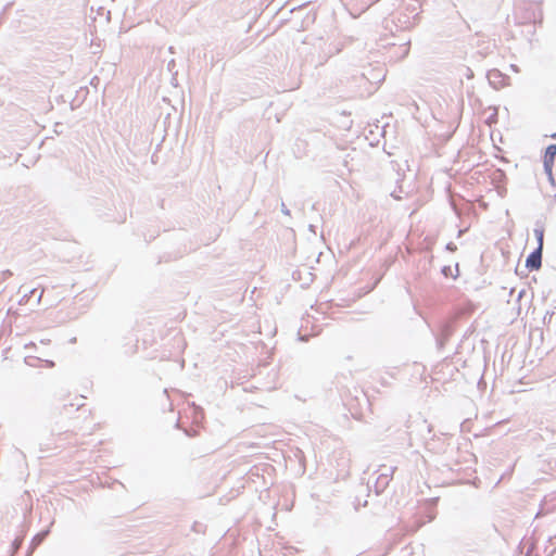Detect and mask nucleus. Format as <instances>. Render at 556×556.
<instances>
[{"label":"nucleus","mask_w":556,"mask_h":556,"mask_svg":"<svg viewBox=\"0 0 556 556\" xmlns=\"http://www.w3.org/2000/svg\"><path fill=\"white\" fill-rule=\"evenodd\" d=\"M35 291H36V289H31V290H29V292H28V293H26V294H27V295H29V298H30V296L35 293Z\"/></svg>","instance_id":"1a4fd4ad"},{"label":"nucleus","mask_w":556,"mask_h":556,"mask_svg":"<svg viewBox=\"0 0 556 556\" xmlns=\"http://www.w3.org/2000/svg\"><path fill=\"white\" fill-rule=\"evenodd\" d=\"M21 545H22V541L21 540H18V539L14 540V542H13L14 548H18Z\"/></svg>","instance_id":"0eeeda50"},{"label":"nucleus","mask_w":556,"mask_h":556,"mask_svg":"<svg viewBox=\"0 0 556 556\" xmlns=\"http://www.w3.org/2000/svg\"><path fill=\"white\" fill-rule=\"evenodd\" d=\"M50 529H46L37 533L30 543V546L27 552V556H30L33 552L46 540V538L49 535Z\"/></svg>","instance_id":"20e7f679"},{"label":"nucleus","mask_w":556,"mask_h":556,"mask_svg":"<svg viewBox=\"0 0 556 556\" xmlns=\"http://www.w3.org/2000/svg\"><path fill=\"white\" fill-rule=\"evenodd\" d=\"M555 156H556V144H551L546 148L545 155H544V167H545V170L548 174L549 178H551V174H554L551 168V163H553Z\"/></svg>","instance_id":"f03ea898"},{"label":"nucleus","mask_w":556,"mask_h":556,"mask_svg":"<svg viewBox=\"0 0 556 556\" xmlns=\"http://www.w3.org/2000/svg\"><path fill=\"white\" fill-rule=\"evenodd\" d=\"M534 235L538 239V248L533 251L526 261V266L530 269H539L542 265V249L544 231L542 229H535Z\"/></svg>","instance_id":"f257e3e1"},{"label":"nucleus","mask_w":556,"mask_h":556,"mask_svg":"<svg viewBox=\"0 0 556 556\" xmlns=\"http://www.w3.org/2000/svg\"><path fill=\"white\" fill-rule=\"evenodd\" d=\"M475 308H476L475 304L470 301H467L464 304V308H463L462 313L470 315L473 313Z\"/></svg>","instance_id":"39448f33"},{"label":"nucleus","mask_w":556,"mask_h":556,"mask_svg":"<svg viewBox=\"0 0 556 556\" xmlns=\"http://www.w3.org/2000/svg\"><path fill=\"white\" fill-rule=\"evenodd\" d=\"M29 300V295L27 294H24L22 300L20 301V304H24V303H27V301Z\"/></svg>","instance_id":"6e6552de"},{"label":"nucleus","mask_w":556,"mask_h":556,"mask_svg":"<svg viewBox=\"0 0 556 556\" xmlns=\"http://www.w3.org/2000/svg\"><path fill=\"white\" fill-rule=\"evenodd\" d=\"M2 276H3V279H7L12 276V271L7 269V270L2 271Z\"/></svg>","instance_id":"423d86ee"},{"label":"nucleus","mask_w":556,"mask_h":556,"mask_svg":"<svg viewBox=\"0 0 556 556\" xmlns=\"http://www.w3.org/2000/svg\"><path fill=\"white\" fill-rule=\"evenodd\" d=\"M53 365H54V363H53L52 361H49V362H48V366H49V367H52Z\"/></svg>","instance_id":"9d476101"},{"label":"nucleus","mask_w":556,"mask_h":556,"mask_svg":"<svg viewBox=\"0 0 556 556\" xmlns=\"http://www.w3.org/2000/svg\"><path fill=\"white\" fill-rule=\"evenodd\" d=\"M41 296H42V293H40V294L38 295V302L40 301Z\"/></svg>","instance_id":"9b49d317"},{"label":"nucleus","mask_w":556,"mask_h":556,"mask_svg":"<svg viewBox=\"0 0 556 556\" xmlns=\"http://www.w3.org/2000/svg\"><path fill=\"white\" fill-rule=\"evenodd\" d=\"M124 340H127V342L125 343V346H128L125 350V353L131 354V355L135 354L137 352V348H138L137 343L139 341L135 328L131 329L129 337H124Z\"/></svg>","instance_id":"7ed1b4c3"}]
</instances>
